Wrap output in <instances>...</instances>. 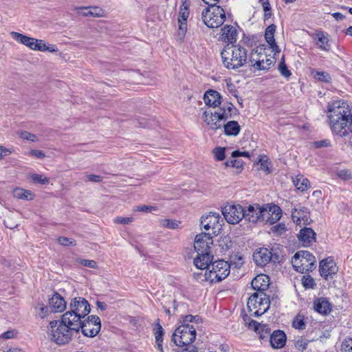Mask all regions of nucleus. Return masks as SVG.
I'll return each mask as SVG.
<instances>
[{"mask_svg": "<svg viewBox=\"0 0 352 352\" xmlns=\"http://www.w3.org/2000/svg\"><path fill=\"white\" fill-rule=\"evenodd\" d=\"M314 78L324 82H329L331 80V76L326 72H316Z\"/></svg>", "mask_w": 352, "mask_h": 352, "instance_id": "a18cd8bd", "label": "nucleus"}, {"mask_svg": "<svg viewBox=\"0 0 352 352\" xmlns=\"http://www.w3.org/2000/svg\"><path fill=\"white\" fill-rule=\"evenodd\" d=\"M113 221L115 223L118 224H129L133 221V218L118 217L114 219Z\"/></svg>", "mask_w": 352, "mask_h": 352, "instance_id": "052dcab7", "label": "nucleus"}, {"mask_svg": "<svg viewBox=\"0 0 352 352\" xmlns=\"http://www.w3.org/2000/svg\"><path fill=\"white\" fill-rule=\"evenodd\" d=\"M314 309L319 314L327 315L331 310V305L326 298H319L314 301Z\"/></svg>", "mask_w": 352, "mask_h": 352, "instance_id": "393cba45", "label": "nucleus"}, {"mask_svg": "<svg viewBox=\"0 0 352 352\" xmlns=\"http://www.w3.org/2000/svg\"><path fill=\"white\" fill-rule=\"evenodd\" d=\"M269 296L263 292H254L249 298L247 307L251 315L258 317L265 314L270 308Z\"/></svg>", "mask_w": 352, "mask_h": 352, "instance_id": "423d86ee", "label": "nucleus"}, {"mask_svg": "<svg viewBox=\"0 0 352 352\" xmlns=\"http://www.w3.org/2000/svg\"><path fill=\"white\" fill-rule=\"evenodd\" d=\"M338 271L336 263L331 258H327L320 261L319 272L322 277L328 280L332 275L336 274Z\"/></svg>", "mask_w": 352, "mask_h": 352, "instance_id": "2eb2a0df", "label": "nucleus"}, {"mask_svg": "<svg viewBox=\"0 0 352 352\" xmlns=\"http://www.w3.org/2000/svg\"><path fill=\"white\" fill-rule=\"evenodd\" d=\"M232 110L233 104L226 102L214 112L206 110L203 113V120L210 129L215 131L221 127L220 121L231 118Z\"/></svg>", "mask_w": 352, "mask_h": 352, "instance_id": "20e7f679", "label": "nucleus"}, {"mask_svg": "<svg viewBox=\"0 0 352 352\" xmlns=\"http://www.w3.org/2000/svg\"><path fill=\"white\" fill-rule=\"evenodd\" d=\"M211 269L208 271V278L210 283H218L226 278L230 274V264L224 260H219L210 263L207 268Z\"/></svg>", "mask_w": 352, "mask_h": 352, "instance_id": "9d476101", "label": "nucleus"}, {"mask_svg": "<svg viewBox=\"0 0 352 352\" xmlns=\"http://www.w3.org/2000/svg\"><path fill=\"white\" fill-rule=\"evenodd\" d=\"M94 327L89 329V338H93L97 336L101 329V321L100 318L96 315L89 316V325Z\"/></svg>", "mask_w": 352, "mask_h": 352, "instance_id": "c756f323", "label": "nucleus"}, {"mask_svg": "<svg viewBox=\"0 0 352 352\" xmlns=\"http://www.w3.org/2000/svg\"><path fill=\"white\" fill-rule=\"evenodd\" d=\"M243 257L241 256L235 255L232 257L231 262L234 263L236 267H240L243 263Z\"/></svg>", "mask_w": 352, "mask_h": 352, "instance_id": "774afa93", "label": "nucleus"}, {"mask_svg": "<svg viewBox=\"0 0 352 352\" xmlns=\"http://www.w3.org/2000/svg\"><path fill=\"white\" fill-rule=\"evenodd\" d=\"M34 309L36 316L42 319L47 317L52 312V309L42 302L35 303Z\"/></svg>", "mask_w": 352, "mask_h": 352, "instance_id": "7c9ffc66", "label": "nucleus"}, {"mask_svg": "<svg viewBox=\"0 0 352 352\" xmlns=\"http://www.w3.org/2000/svg\"><path fill=\"white\" fill-rule=\"evenodd\" d=\"M192 276L194 279L199 283H202L204 281H208L209 282V278H208V272L206 271L205 273H203L202 272H194L192 274Z\"/></svg>", "mask_w": 352, "mask_h": 352, "instance_id": "de8ad7c7", "label": "nucleus"}, {"mask_svg": "<svg viewBox=\"0 0 352 352\" xmlns=\"http://www.w3.org/2000/svg\"><path fill=\"white\" fill-rule=\"evenodd\" d=\"M213 153L216 160L221 161L225 158V148L217 147L213 150Z\"/></svg>", "mask_w": 352, "mask_h": 352, "instance_id": "603ef678", "label": "nucleus"}, {"mask_svg": "<svg viewBox=\"0 0 352 352\" xmlns=\"http://www.w3.org/2000/svg\"><path fill=\"white\" fill-rule=\"evenodd\" d=\"M262 56L261 55L259 59L256 60L252 66L258 70H267L274 64V61L271 58H267L266 56H265V60L261 58Z\"/></svg>", "mask_w": 352, "mask_h": 352, "instance_id": "473e14b6", "label": "nucleus"}, {"mask_svg": "<svg viewBox=\"0 0 352 352\" xmlns=\"http://www.w3.org/2000/svg\"><path fill=\"white\" fill-rule=\"evenodd\" d=\"M276 26L274 24H270L265 30V38L267 43L270 45L271 48L276 50L278 46L276 45L274 39V33Z\"/></svg>", "mask_w": 352, "mask_h": 352, "instance_id": "cd10ccee", "label": "nucleus"}, {"mask_svg": "<svg viewBox=\"0 0 352 352\" xmlns=\"http://www.w3.org/2000/svg\"><path fill=\"white\" fill-rule=\"evenodd\" d=\"M221 56L224 67L236 69L246 63L247 50L240 45L227 44L221 50Z\"/></svg>", "mask_w": 352, "mask_h": 352, "instance_id": "7ed1b4c3", "label": "nucleus"}, {"mask_svg": "<svg viewBox=\"0 0 352 352\" xmlns=\"http://www.w3.org/2000/svg\"><path fill=\"white\" fill-rule=\"evenodd\" d=\"M10 34L16 41L24 45L32 50L38 51V50L41 49V45L39 44L41 39L30 37L16 32H12Z\"/></svg>", "mask_w": 352, "mask_h": 352, "instance_id": "4468645a", "label": "nucleus"}, {"mask_svg": "<svg viewBox=\"0 0 352 352\" xmlns=\"http://www.w3.org/2000/svg\"><path fill=\"white\" fill-rule=\"evenodd\" d=\"M293 182L296 188L302 192L307 190L310 187V183L307 178L303 175H297Z\"/></svg>", "mask_w": 352, "mask_h": 352, "instance_id": "72a5a7b5", "label": "nucleus"}, {"mask_svg": "<svg viewBox=\"0 0 352 352\" xmlns=\"http://www.w3.org/2000/svg\"><path fill=\"white\" fill-rule=\"evenodd\" d=\"M201 17L206 25L210 28L220 27L226 20V12L216 3L211 4L202 11Z\"/></svg>", "mask_w": 352, "mask_h": 352, "instance_id": "0eeeda50", "label": "nucleus"}, {"mask_svg": "<svg viewBox=\"0 0 352 352\" xmlns=\"http://www.w3.org/2000/svg\"><path fill=\"white\" fill-rule=\"evenodd\" d=\"M271 206L269 204L264 206L263 207L260 206L259 213V221L267 222L270 223V211Z\"/></svg>", "mask_w": 352, "mask_h": 352, "instance_id": "c9c22d12", "label": "nucleus"}, {"mask_svg": "<svg viewBox=\"0 0 352 352\" xmlns=\"http://www.w3.org/2000/svg\"><path fill=\"white\" fill-rule=\"evenodd\" d=\"M201 320H202L199 316L187 315L184 318L183 324H189V322H195L199 324Z\"/></svg>", "mask_w": 352, "mask_h": 352, "instance_id": "5fc2aeb1", "label": "nucleus"}, {"mask_svg": "<svg viewBox=\"0 0 352 352\" xmlns=\"http://www.w3.org/2000/svg\"><path fill=\"white\" fill-rule=\"evenodd\" d=\"M220 216L217 212H210L207 215H204L201 218L200 224L206 230L210 229L219 230L221 227V223H219Z\"/></svg>", "mask_w": 352, "mask_h": 352, "instance_id": "dca6fc26", "label": "nucleus"}, {"mask_svg": "<svg viewBox=\"0 0 352 352\" xmlns=\"http://www.w3.org/2000/svg\"><path fill=\"white\" fill-rule=\"evenodd\" d=\"M48 303L52 312H62L66 308V302L63 298L57 292L49 298Z\"/></svg>", "mask_w": 352, "mask_h": 352, "instance_id": "412c9836", "label": "nucleus"}, {"mask_svg": "<svg viewBox=\"0 0 352 352\" xmlns=\"http://www.w3.org/2000/svg\"><path fill=\"white\" fill-rule=\"evenodd\" d=\"M30 155L38 159H42L45 157V153L41 150L32 149L30 151Z\"/></svg>", "mask_w": 352, "mask_h": 352, "instance_id": "e2e57ef3", "label": "nucleus"}, {"mask_svg": "<svg viewBox=\"0 0 352 352\" xmlns=\"http://www.w3.org/2000/svg\"><path fill=\"white\" fill-rule=\"evenodd\" d=\"M222 214L228 223H238L244 218V209L239 204L227 205L222 208Z\"/></svg>", "mask_w": 352, "mask_h": 352, "instance_id": "f8f14e48", "label": "nucleus"}, {"mask_svg": "<svg viewBox=\"0 0 352 352\" xmlns=\"http://www.w3.org/2000/svg\"><path fill=\"white\" fill-rule=\"evenodd\" d=\"M251 285L256 292H264L269 286V278L263 274L258 275L252 280Z\"/></svg>", "mask_w": 352, "mask_h": 352, "instance_id": "b1692460", "label": "nucleus"}, {"mask_svg": "<svg viewBox=\"0 0 352 352\" xmlns=\"http://www.w3.org/2000/svg\"><path fill=\"white\" fill-rule=\"evenodd\" d=\"M238 37L237 29L230 25H226L221 29L219 39L229 45H234Z\"/></svg>", "mask_w": 352, "mask_h": 352, "instance_id": "a211bd4d", "label": "nucleus"}, {"mask_svg": "<svg viewBox=\"0 0 352 352\" xmlns=\"http://www.w3.org/2000/svg\"><path fill=\"white\" fill-rule=\"evenodd\" d=\"M29 177L31 179V180L35 184H41L45 185L49 184L50 182L49 178L42 175L34 173L30 175Z\"/></svg>", "mask_w": 352, "mask_h": 352, "instance_id": "ea45409f", "label": "nucleus"}, {"mask_svg": "<svg viewBox=\"0 0 352 352\" xmlns=\"http://www.w3.org/2000/svg\"><path fill=\"white\" fill-rule=\"evenodd\" d=\"M316 36L318 38V42L316 43V45L318 46V47L324 51H329L331 49V45L329 44V34L322 31H317L316 32Z\"/></svg>", "mask_w": 352, "mask_h": 352, "instance_id": "bb28decb", "label": "nucleus"}, {"mask_svg": "<svg viewBox=\"0 0 352 352\" xmlns=\"http://www.w3.org/2000/svg\"><path fill=\"white\" fill-rule=\"evenodd\" d=\"M252 256L256 265L261 267L266 265L271 261L276 262L278 259L276 254H272L271 250L266 248L256 249Z\"/></svg>", "mask_w": 352, "mask_h": 352, "instance_id": "ddd939ff", "label": "nucleus"}, {"mask_svg": "<svg viewBox=\"0 0 352 352\" xmlns=\"http://www.w3.org/2000/svg\"><path fill=\"white\" fill-rule=\"evenodd\" d=\"M260 206L258 205H250L247 210H244V218L245 220L256 223L259 221Z\"/></svg>", "mask_w": 352, "mask_h": 352, "instance_id": "a878e982", "label": "nucleus"}, {"mask_svg": "<svg viewBox=\"0 0 352 352\" xmlns=\"http://www.w3.org/2000/svg\"><path fill=\"white\" fill-rule=\"evenodd\" d=\"M278 70L281 74V76H283L287 79H289L292 76V72H290V70L288 69L287 66L285 64L284 56H282L281 60L278 64Z\"/></svg>", "mask_w": 352, "mask_h": 352, "instance_id": "4c0bfd02", "label": "nucleus"}, {"mask_svg": "<svg viewBox=\"0 0 352 352\" xmlns=\"http://www.w3.org/2000/svg\"><path fill=\"white\" fill-rule=\"evenodd\" d=\"M20 136L23 139L31 141V142H36L37 138L35 135L30 133L28 131H21L20 133Z\"/></svg>", "mask_w": 352, "mask_h": 352, "instance_id": "bf43d9fd", "label": "nucleus"}, {"mask_svg": "<svg viewBox=\"0 0 352 352\" xmlns=\"http://www.w3.org/2000/svg\"><path fill=\"white\" fill-rule=\"evenodd\" d=\"M179 30L178 34L181 36H184L187 30V23L186 21H182L181 19H178Z\"/></svg>", "mask_w": 352, "mask_h": 352, "instance_id": "13d9d810", "label": "nucleus"}, {"mask_svg": "<svg viewBox=\"0 0 352 352\" xmlns=\"http://www.w3.org/2000/svg\"><path fill=\"white\" fill-rule=\"evenodd\" d=\"M154 335L157 349L161 352H164L162 346L164 329L159 322L156 324V326L154 328Z\"/></svg>", "mask_w": 352, "mask_h": 352, "instance_id": "f704fd0d", "label": "nucleus"}, {"mask_svg": "<svg viewBox=\"0 0 352 352\" xmlns=\"http://www.w3.org/2000/svg\"><path fill=\"white\" fill-rule=\"evenodd\" d=\"M257 333L259 335V338L261 340L267 338L270 334V328L267 324H263L261 328L258 330Z\"/></svg>", "mask_w": 352, "mask_h": 352, "instance_id": "09e8293b", "label": "nucleus"}, {"mask_svg": "<svg viewBox=\"0 0 352 352\" xmlns=\"http://www.w3.org/2000/svg\"><path fill=\"white\" fill-rule=\"evenodd\" d=\"M342 352H352V338H346L341 345Z\"/></svg>", "mask_w": 352, "mask_h": 352, "instance_id": "8fccbe9b", "label": "nucleus"}, {"mask_svg": "<svg viewBox=\"0 0 352 352\" xmlns=\"http://www.w3.org/2000/svg\"><path fill=\"white\" fill-rule=\"evenodd\" d=\"M282 216V210L280 208L276 205H273L271 206L270 211V224H274L277 221H278Z\"/></svg>", "mask_w": 352, "mask_h": 352, "instance_id": "e433bc0d", "label": "nucleus"}, {"mask_svg": "<svg viewBox=\"0 0 352 352\" xmlns=\"http://www.w3.org/2000/svg\"><path fill=\"white\" fill-rule=\"evenodd\" d=\"M298 238L303 246L308 247L316 241V234L313 229L304 227L300 230Z\"/></svg>", "mask_w": 352, "mask_h": 352, "instance_id": "aec40b11", "label": "nucleus"}, {"mask_svg": "<svg viewBox=\"0 0 352 352\" xmlns=\"http://www.w3.org/2000/svg\"><path fill=\"white\" fill-rule=\"evenodd\" d=\"M189 15L187 7H184V9L181 8L179 11V19H181L182 21H186Z\"/></svg>", "mask_w": 352, "mask_h": 352, "instance_id": "0e129e2a", "label": "nucleus"}, {"mask_svg": "<svg viewBox=\"0 0 352 352\" xmlns=\"http://www.w3.org/2000/svg\"><path fill=\"white\" fill-rule=\"evenodd\" d=\"M302 285L306 289H314L316 286L314 279L309 275H305L302 278Z\"/></svg>", "mask_w": 352, "mask_h": 352, "instance_id": "a19ab883", "label": "nucleus"}, {"mask_svg": "<svg viewBox=\"0 0 352 352\" xmlns=\"http://www.w3.org/2000/svg\"><path fill=\"white\" fill-rule=\"evenodd\" d=\"M39 44L41 45V49H38V51H41V52L48 51L50 52H55L57 51V49L54 45L47 46L45 41H43V40H40Z\"/></svg>", "mask_w": 352, "mask_h": 352, "instance_id": "6e6d98bb", "label": "nucleus"}, {"mask_svg": "<svg viewBox=\"0 0 352 352\" xmlns=\"http://www.w3.org/2000/svg\"><path fill=\"white\" fill-rule=\"evenodd\" d=\"M180 223L181 222L179 221L168 219H163L160 221L161 226L170 229H177Z\"/></svg>", "mask_w": 352, "mask_h": 352, "instance_id": "58836bf2", "label": "nucleus"}, {"mask_svg": "<svg viewBox=\"0 0 352 352\" xmlns=\"http://www.w3.org/2000/svg\"><path fill=\"white\" fill-rule=\"evenodd\" d=\"M309 342V341L303 339L302 338H300L299 339H298L295 341L294 346L298 350L303 351L304 350H305L307 349Z\"/></svg>", "mask_w": 352, "mask_h": 352, "instance_id": "3c124183", "label": "nucleus"}, {"mask_svg": "<svg viewBox=\"0 0 352 352\" xmlns=\"http://www.w3.org/2000/svg\"><path fill=\"white\" fill-rule=\"evenodd\" d=\"M195 338V327L189 324H182L175 330L172 341L176 346L182 347L190 344Z\"/></svg>", "mask_w": 352, "mask_h": 352, "instance_id": "1a4fd4ad", "label": "nucleus"}, {"mask_svg": "<svg viewBox=\"0 0 352 352\" xmlns=\"http://www.w3.org/2000/svg\"><path fill=\"white\" fill-rule=\"evenodd\" d=\"M102 17L104 16V11L100 7L89 6V16Z\"/></svg>", "mask_w": 352, "mask_h": 352, "instance_id": "49530a36", "label": "nucleus"}, {"mask_svg": "<svg viewBox=\"0 0 352 352\" xmlns=\"http://www.w3.org/2000/svg\"><path fill=\"white\" fill-rule=\"evenodd\" d=\"M224 133L228 136H236L240 131L241 126L236 121H228L223 124Z\"/></svg>", "mask_w": 352, "mask_h": 352, "instance_id": "c85d7f7f", "label": "nucleus"}, {"mask_svg": "<svg viewBox=\"0 0 352 352\" xmlns=\"http://www.w3.org/2000/svg\"><path fill=\"white\" fill-rule=\"evenodd\" d=\"M137 211L144 212H152L153 211H156L157 208L155 206H148L146 205L139 206L136 208Z\"/></svg>", "mask_w": 352, "mask_h": 352, "instance_id": "680f3d73", "label": "nucleus"}, {"mask_svg": "<svg viewBox=\"0 0 352 352\" xmlns=\"http://www.w3.org/2000/svg\"><path fill=\"white\" fill-rule=\"evenodd\" d=\"M316 148L327 147L330 146V141L328 140H323L320 141H316L314 142Z\"/></svg>", "mask_w": 352, "mask_h": 352, "instance_id": "338daca9", "label": "nucleus"}, {"mask_svg": "<svg viewBox=\"0 0 352 352\" xmlns=\"http://www.w3.org/2000/svg\"><path fill=\"white\" fill-rule=\"evenodd\" d=\"M57 242L60 245L66 246V247L76 245V241L72 238L60 236L57 239Z\"/></svg>", "mask_w": 352, "mask_h": 352, "instance_id": "c03bdc74", "label": "nucleus"}, {"mask_svg": "<svg viewBox=\"0 0 352 352\" xmlns=\"http://www.w3.org/2000/svg\"><path fill=\"white\" fill-rule=\"evenodd\" d=\"M292 217L297 225H309L312 220L310 217L309 209L306 207H300L292 210Z\"/></svg>", "mask_w": 352, "mask_h": 352, "instance_id": "f3484780", "label": "nucleus"}, {"mask_svg": "<svg viewBox=\"0 0 352 352\" xmlns=\"http://www.w3.org/2000/svg\"><path fill=\"white\" fill-rule=\"evenodd\" d=\"M74 331L61 320H52L47 327L48 336L59 345L65 344L72 340Z\"/></svg>", "mask_w": 352, "mask_h": 352, "instance_id": "39448f33", "label": "nucleus"}, {"mask_svg": "<svg viewBox=\"0 0 352 352\" xmlns=\"http://www.w3.org/2000/svg\"><path fill=\"white\" fill-rule=\"evenodd\" d=\"M16 333L14 330H9L0 336V338L3 339H11L15 337Z\"/></svg>", "mask_w": 352, "mask_h": 352, "instance_id": "69168bd1", "label": "nucleus"}, {"mask_svg": "<svg viewBox=\"0 0 352 352\" xmlns=\"http://www.w3.org/2000/svg\"><path fill=\"white\" fill-rule=\"evenodd\" d=\"M226 166L234 167L236 168H241L243 167V162L241 160L233 158L230 160H227L225 162Z\"/></svg>", "mask_w": 352, "mask_h": 352, "instance_id": "864d4df0", "label": "nucleus"}, {"mask_svg": "<svg viewBox=\"0 0 352 352\" xmlns=\"http://www.w3.org/2000/svg\"><path fill=\"white\" fill-rule=\"evenodd\" d=\"M212 244L213 240L209 234L202 232L195 236L194 248L197 254L193 263L197 269H207L212 262L213 255L210 253V248Z\"/></svg>", "mask_w": 352, "mask_h": 352, "instance_id": "f03ea898", "label": "nucleus"}, {"mask_svg": "<svg viewBox=\"0 0 352 352\" xmlns=\"http://www.w3.org/2000/svg\"><path fill=\"white\" fill-rule=\"evenodd\" d=\"M305 322L302 316L298 315L292 322V327L296 329L302 330L305 329Z\"/></svg>", "mask_w": 352, "mask_h": 352, "instance_id": "79ce46f5", "label": "nucleus"}, {"mask_svg": "<svg viewBox=\"0 0 352 352\" xmlns=\"http://www.w3.org/2000/svg\"><path fill=\"white\" fill-rule=\"evenodd\" d=\"M221 96L217 91L209 89L204 96L205 104L208 107H217L221 104Z\"/></svg>", "mask_w": 352, "mask_h": 352, "instance_id": "5701e85b", "label": "nucleus"}, {"mask_svg": "<svg viewBox=\"0 0 352 352\" xmlns=\"http://www.w3.org/2000/svg\"><path fill=\"white\" fill-rule=\"evenodd\" d=\"M286 226L285 223H280L271 228V232L274 235L280 236L286 232Z\"/></svg>", "mask_w": 352, "mask_h": 352, "instance_id": "37998d69", "label": "nucleus"}, {"mask_svg": "<svg viewBox=\"0 0 352 352\" xmlns=\"http://www.w3.org/2000/svg\"><path fill=\"white\" fill-rule=\"evenodd\" d=\"M337 175L342 180H348L352 178L351 173L348 170H340L338 172Z\"/></svg>", "mask_w": 352, "mask_h": 352, "instance_id": "4d7b16f0", "label": "nucleus"}, {"mask_svg": "<svg viewBox=\"0 0 352 352\" xmlns=\"http://www.w3.org/2000/svg\"><path fill=\"white\" fill-rule=\"evenodd\" d=\"M61 321L67 324L74 332H81L85 336H88L87 329H85L86 323L88 322V318H85L71 311H67L62 316Z\"/></svg>", "mask_w": 352, "mask_h": 352, "instance_id": "9b49d317", "label": "nucleus"}, {"mask_svg": "<svg viewBox=\"0 0 352 352\" xmlns=\"http://www.w3.org/2000/svg\"><path fill=\"white\" fill-rule=\"evenodd\" d=\"M335 101L329 104V119L332 131L340 137H344L352 131L351 111L345 107L344 102Z\"/></svg>", "mask_w": 352, "mask_h": 352, "instance_id": "f257e3e1", "label": "nucleus"}, {"mask_svg": "<svg viewBox=\"0 0 352 352\" xmlns=\"http://www.w3.org/2000/svg\"><path fill=\"white\" fill-rule=\"evenodd\" d=\"M88 302L85 298L78 297L75 298L70 304L71 311L86 318L87 312Z\"/></svg>", "mask_w": 352, "mask_h": 352, "instance_id": "6ab92c4d", "label": "nucleus"}, {"mask_svg": "<svg viewBox=\"0 0 352 352\" xmlns=\"http://www.w3.org/2000/svg\"><path fill=\"white\" fill-rule=\"evenodd\" d=\"M315 256L307 250L298 251L292 258V263L296 271L302 274L312 272L316 267Z\"/></svg>", "mask_w": 352, "mask_h": 352, "instance_id": "6e6552de", "label": "nucleus"}, {"mask_svg": "<svg viewBox=\"0 0 352 352\" xmlns=\"http://www.w3.org/2000/svg\"><path fill=\"white\" fill-rule=\"evenodd\" d=\"M12 195L14 197L23 199V200H32L34 199V195L30 190H25L21 188H16L12 190Z\"/></svg>", "mask_w": 352, "mask_h": 352, "instance_id": "2f4dec72", "label": "nucleus"}, {"mask_svg": "<svg viewBox=\"0 0 352 352\" xmlns=\"http://www.w3.org/2000/svg\"><path fill=\"white\" fill-rule=\"evenodd\" d=\"M287 337L283 331L276 330L271 335L270 338V343L274 349H281L286 343Z\"/></svg>", "mask_w": 352, "mask_h": 352, "instance_id": "4be33fe9", "label": "nucleus"}]
</instances>
